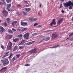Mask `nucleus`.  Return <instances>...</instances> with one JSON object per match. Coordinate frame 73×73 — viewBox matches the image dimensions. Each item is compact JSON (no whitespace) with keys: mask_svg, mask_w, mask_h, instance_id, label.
Wrapping results in <instances>:
<instances>
[{"mask_svg":"<svg viewBox=\"0 0 73 73\" xmlns=\"http://www.w3.org/2000/svg\"><path fill=\"white\" fill-rule=\"evenodd\" d=\"M1 61L2 64H3V66H6L8 64H9V62L8 61V59H6L4 60H1Z\"/></svg>","mask_w":73,"mask_h":73,"instance_id":"obj_1","label":"nucleus"},{"mask_svg":"<svg viewBox=\"0 0 73 73\" xmlns=\"http://www.w3.org/2000/svg\"><path fill=\"white\" fill-rule=\"evenodd\" d=\"M57 23L56 22V20L55 19H54L52 20V23H51L49 25V26H51L52 27H56V26H53L54 25H56Z\"/></svg>","mask_w":73,"mask_h":73,"instance_id":"obj_2","label":"nucleus"},{"mask_svg":"<svg viewBox=\"0 0 73 73\" xmlns=\"http://www.w3.org/2000/svg\"><path fill=\"white\" fill-rule=\"evenodd\" d=\"M72 2L71 1H69L68 2H66V3H63L64 6L66 8H68V7H69V5H71Z\"/></svg>","mask_w":73,"mask_h":73,"instance_id":"obj_3","label":"nucleus"},{"mask_svg":"<svg viewBox=\"0 0 73 73\" xmlns=\"http://www.w3.org/2000/svg\"><path fill=\"white\" fill-rule=\"evenodd\" d=\"M37 49V48H35L33 49H32L29 51V53H31V54H32V53H36L37 52V51H36Z\"/></svg>","mask_w":73,"mask_h":73,"instance_id":"obj_4","label":"nucleus"},{"mask_svg":"<svg viewBox=\"0 0 73 73\" xmlns=\"http://www.w3.org/2000/svg\"><path fill=\"white\" fill-rule=\"evenodd\" d=\"M64 19V18H60L59 19V20L57 22V23L59 24V25H58L57 27H58L59 25H60L61 23H62V22L63 21V19Z\"/></svg>","mask_w":73,"mask_h":73,"instance_id":"obj_5","label":"nucleus"},{"mask_svg":"<svg viewBox=\"0 0 73 73\" xmlns=\"http://www.w3.org/2000/svg\"><path fill=\"white\" fill-rule=\"evenodd\" d=\"M21 25L22 26L25 27L26 25H28V23L27 22H23V20H21Z\"/></svg>","mask_w":73,"mask_h":73,"instance_id":"obj_6","label":"nucleus"},{"mask_svg":"<svg viewBox=\"0 0 73 73\" xmlns=\"http://www.w3.org/2000/svg\"><path fill=\"white\" fill-rule=\"evenodd\" d=\"M58 37V35H56V33H54L52 35V38L54 39Z\"/></svg>","mask_w":73,"mask_h":73,"instance_id":"obj_7","label":"nucleus"},{"mask_svg":"<svg viewBox=\"0 0 73 73\" xmlns=\"http://www.w3.org/2000/svg\"><path fill=\"white\" fill-rule=\"evenodd\" d=\"M0 29H1V30H0V31L1 33H3V32H5V29L2 26L0 27Z\"/></svg>","mask_w":73,"mask_h":73,"instance_id":"obj_8","label":"nucleus"},{"mask_svg":"<svg viewBox=\"0 0 73 73\" xmlns=\"http://www.w3.org/2000/svg\"><path fill=\"white\" fill-rule=\"evenodd\" d=\"M2 13H3V15H5V17H7V13L8 12L5 10H4L2 11Z\"/></svg>","mask_w":73,"mask_h":73,"instance_id":"obj_9","label":"nucleus"},{"mask_svg":"<svg viewBox=\"0 0 73 73\" xmlns=\"http://www.w3.org/2000/svg\"><path fill=\"white\" fill-rule=\"evenodd\" d=\"M35 42V41H33L30 42H29L25 43L24 45H31L32 44H33Z\"/></svg>","mask_w":73,"mask_h":73,"instance_id":"obj_10","label":"nucleus"},{"mask_svg":"<svg viewBox=\"0 0 73 73\" xmlns=\"http://www.w3.org/2000/svg\"><path fill=\"white\" fill-rule=\"evenodd\" d=\"M24 47H25V46H19V48L18 49H23L24 48Z\"/></svg>","mask_w":73,"mask_h":73,"instance_id":"obj_11","label":"nucleus"},{"mask_svg":"<svg viewBox=\"0 0 73 73\" xmlns=\"http://www.w3.org/2000/svg\"><path fill=\"white\" fill-rule=\"evenodd\" d=\"M9 53V51H8L6 53V54L3 56L2 57L3 58H5V57H6L7 56H8V54Z\"/></svg>","mask_w":73,"mask_h":73,"instance_id":"obj_12","label":"nucleus"},{"mask_svg":"<svg viewBox=\"0 0 73 73\" xmlns=\"http://www.w3.org/2000/svg\"><path fill=\"white\" fill-rule=\"evenodd\" d=\"M13 42H16V41H19V38H16L15 39H13Z\"/></svg>","mask_w":73,"mask_h":73,"instance_id":"obj_13","label":"nucleus"},{"mask_svg":"<svg viewBox=\"0 0 73 73\" xmlns=\"http://www.w3.org/2000/svg\"><path fill=\"white\" fill-rule=\"evenodd\" d=\"M11 3H10L9 4H7L6 5V7L7 8H9L11 7Z\"/></svg>","mask_w":73,"mask_h":73,"instance_id":"obj_14","label":"nucleus"},{"mask_svg":"<svg viewBox=\"0 0 73 73\" xmlns=\"http://www.w3.org/2000/svg\"><path fill=\"white\" fill-rule=\"evenodd\" d=\"M24 38H25L26 40H27L28 38V37L26 35V34H25L23 36Z\"/></svg>","mask_w":73,"mask_h":73,"instance_id":"obj_15","label":"nucleus"},{"mask_svg":"<svg viewBox=\"0 0 73 73\" xmlns=\"http://www.w3.org/2000/svg\"><path fill=\"white\" fill-rule=\"evenodd\" d=\"M11 47H12V46H9V44H8V45H7V49H9V50H11V49H12Z\"/></svg>","mask_w":73,"mask_h":73,"instance_id":"obj_16","label":"nucleus"},{"mask_svg":"<svg viewBox=\"0 0 73 73\" xmlns=\"http://www.w3.org/2000/svg\"><path fill=\"white\" fill-rule=\"evenodd\" d=\"M15 58L16 56H14L11 60L12 62H13L15 61V60H16V59Z\"/></svg>","mask_w":73,"mask_h":73,"instance_id":"obj_17","label":"nucleus"},{"mask_svg":"<svg viewBox=\"0 0 73 73\" xmlns=\"http://www.w3.org/2000/svg\"><path fill=\"white\" fill-rule=\"evenodd\" d=\"M17 48H18L17 46H15L14 47V48L13 49V52H15V51H16V50H17Z\"/></svg>","mask_w":73,"mask_h":73,"instance_id":"obj_18","label":"nucleus"},{"mask_svg":"<svg viewBox=\"0 0 73 73\" xmlns=\"http://www.w3.org/2000/svg\"><path fill=\"white\" fill-rule=\"evenodd\" d=\"M25 10L26 12H29V11L31 10V9L30 8H25Z\"/></svg>","mask_w":73,"mask_h":73,"instance_id":"obj_19","label":"nucleus"},{"mask_svg":"<svg viewBox=\"0 0 73 73\" xmlns=\"http://www.w3.org/2000/svg\"><path fill=\"white\" fill-rule=\"evenodd\" d=\"M8 32L9 33H12V34H13V32H12L11 29L8 30Z\"/></svg>","mask_w":73,"mask_h":73,"instance_id":"obj_20","label":"nucleus"},{"mask_svg":"<svg viewBox=\"0 0 73 73\" xmlns=\"http://www.w3.org/2000/svg\"><path fill=\"white\" fill-rule=\"evenodd\" d=\"M13 54H12V52H11L10 56L8 57V58H11V57H12V56H13Z\"/></svg>","mask_w":73,"mask_h":73,"instance_id":"obj_21","label":"nucleus"},{"mask_svg":"<svg viewBox=\"0 0 73 73\" xmlns=\"http://www.w3.org/2000/svg\"><path fill=\"white\" fill-rule=\"evenodd\" d=\"M7 69V67H4L1 69L0 70V72H1V71H3V70H5V69Z\"/></svg>","mask_w":73,"mask_h":73,"instance_id":"obj_22","label":"nucleus"},{"mask_svg":"<svg viewBox=\"0 0 73 73\" xmlns=\"http://www.w3.org/2000/svg\"><path fill=\"white\" fill-rule=\"evenodd\" d=\"M16 56H17L16 58H19V57L21 56V55L20 54H17L16 55Z\"/></svg>","mask_w":73,"mask_h":73,"instance_id":"obj_23","label":"nucleus"},{"mask_svg":"<svg viewBox=\"0 0 73 73\" xmlns=\"http://www.w3.org/2000/svg\"><path fill=\"white\" fill-rule=\"evenodd\" d=\"M29 20L30 21H31L32 22H33V21H33V19L31 18H29Z\"/></svg>","mask_w":73,"mask_h":73,"instance_id":"obj_24","label":"nucleus"},{"mask_svg":"<svg viewBox=\"0 0 73 73\" xmlns=\"http://www.w3.org/2000/svg\"><path fill=\"white\" fill-rule=\"evenodd\" d=\"M12 2V0H7L6 2L7 3H11Z\"/></svg>","mask_w":73,"mask_h":73,"instance_id":"obj_25","label":"nucleus"},{"mask_svg":"<svg viewBox=\"0 0 73 73\" xmlns=\"http://www.w3.org/2000/svg\"><path fill=\"white\" fill-rule=\"evenodd\" d=\"M3 25H5V26H6V27H7L8 25H7V24L6 23V22H5L3 24Z\"/></svg>","mask_w":73,"mask_h":73,"instance_id":"obj_26","label":"nucleus"},{"mask_svg":"<svg viewBox=\"0 0 73 73\" xmlns=\"http://www.w3.org/2000/svg\"><path fill=\"white\" fill-rule=\"evenodd\" d=\"M50 40V37H47L46 39V41H48V40Z\"/></svg>","mask_w":73,"mask_h":73,"instance_id":"obj_27","label":"nucleus"},{"mask_svg":"<svg viewBox=\"0 0 73 73\" xmlns=\"http://www.w3.org/2000/svg\"><path fill=\"white\" fill-rule=\"evenodd\" d=\"M23 11V15H24V16H26V15H27V13H25V11Z\"/></svg>","mask_w":73,"mask_h":73,"instance_id":"obj_28","label":"nucleus"},{"mask_svg":"<svg viewBox=\"0 0 73 73\" xmlns=\"http://www.w3.org/2000/svg\"><path fill=\"white\" fill-rule=\"evenodd\" d=\"M56 48V45H54V46H53L52 47H49V48Z\"/></svg>","mask_w":73,"mask_h":73,"instance_id":"obj_29","label":"nucleus"},{"mask_svg":"<svg viewBox=\"0 0 73 73\" xmlns=\"http://www.w3.org/2000/svg\"><path fill=\"white\" fill-rule=\"evenodd\" d=\"M71 5H69L68 8L69 9H72V6H71Z\"/></svg>","mask_w":73,"mask_h":73,"instance_id":"obj_30","label":"nucleus"},{"mask_svg":"<svg viewBox=\"0 0 73 73\" xmlns=\"http://www.w3.org/2000/svg\"><path fill=\"white\" fill-rule=\"evenodd\" d=\"M44 39H43L41 41H40V42H38V44H40V43H41V42H44Z\"/></svg>","mask_w":73,"mask_h":73,"instance_id":"obj_31","label":"nucleus"},{"mask_svg":"<svg viewBox=\"0 0 73 73\" xmlns=\"http://www.w3.org/2000/svg\"><path fill=\"white\" fill-rule=\"evenodd\" d=\"M38 34L37 33H34L32 35V36H36V35H37Z\"/></svg>","mask_w":73,"mask_h":73,"instance_id":"obj_32","label":"nucleus"},{"mask_svg":"<svg viewBox=\"0 0 73 73\" xmlns=\"http://www.w3.org/2000/svg\"><path fill=\"white\" fill-rule=\"evenodd\" d=\"M18 36L20 38H22V37H23V35L20 34L18 35Z\"/></svg>","mask_w":73,"mask_h":73,"instance_id":"obj_33","label":"nucleus"},{"mask_svg":"<svg viewBox=\"0 0 73 73\" xmlns=\"http://www.w3.org/2000/svg\"><path fill=\"white\" fill-rule=\"evenodd\" d=\"M52 30H47V31H44L43 32H49V31H52Z\"/></svg>","mask_w":73,"mask_h":73,"instance_id":"obj_34","label":"nucleus"},{"mask_svg":"<svg viewBox=\"0 0 73 73\" xmlns=\"http://www.w3.org/2000/svg\"><path fill=\"white\" fill-rule=\"evenodd\" d=\"M25 66H30V64H25Z\"/></svg>","mask_w":73,"mask_h":73,"instance_id":"obj_35","label":"nucleus"},{"mask_svg":"<svg viewBox=\"0 0 73 73\" xmlns=\"http://www.w3.org/2000/svg\"><path fill=\"white\" fill-rule=\"evenodd\" d=\"M9 42L10 46H12V42L10 41H9Z\"/></svg>","mask_w":73,"mask_h":73,"instance_id":"obj_36","label":"nucleus"},{"mask_svg":"<svg viewBox=\"0 0 73 73\" xmlns=\"http://www.w3.org/2000/svg\"><path fill=\"white\" fill-rule=\"evenodd\" d=\"M38 25V24L37 23H35V24H34L33 25V26H34V27H36V26H37Z\"/></svg>","mask_w":73,"mask_h":73,"instance_id":"obj_37","label":"nucleus"},{"mask_svg":"<svg viewBox=\"0 0 73 73\" xmlns=\"http://www.w3.org/2000/svg\"><path fill=\"white\" fill-rule=\"evenodd\" d=\"M73 35V33H72L69 35V37H71V36Z\"/></svg>","mask_w":73,"mask_h":73,"instance_id":"obj_38","label":"nucleus"},{"mask_svg":"<svg viewBox=\"0 0 73 73\" xmlns=\"http://www.w3.org/2000/svg\"><path fill=\"white\" fill-rule=\"evenodd\" d=\"M12 31H14V32H16V29L14 28H12Z\"/></svg>","mask_w":73,"mask_h":73,"instance_id":"obj_39","label":"nucleus"},{"mask_svg":"<svg viewBox=\"0 0 73 73\" xmlns=\"http://www.w3.org/2000/svg\"><path fill=\"white\" fill-rule=\"evenodd\" d=\"M26 35H27V36L28 37V36H29V33H26L25 34Z\"/></svg>","mask_w":73,"mask_h":73,"instance_id":"obj_40","label":"nucleus"},{"mask_svg":"<svg viewBox=\"0 0 73 73\" xmlns=\"http://www.w3.org/2000/svg\"><path fill=\"white\" fill-rule=\"evenodd\" d=\"M40 38H42V37H44V36L42 35H41L40 37H39Z\"/></svg>","mask_w":73,"mask_h":73,"instance_id":"obj_41","label":"nucleus"},{"mask_svg":"<svg viewBox=\"0 0 73 73\" xmlns=\"http://www.w3.org/2000/svg\"><path fill=\"white\" fill-rule=\"evenodd\" d=\"M9 39H11V38H12V35H9Z\"/></svg>","mask_w":73,"mask_h":73,"instance_id":"obj_42","label":"nucleus"},{"mask_svg":"<svg viewBox=\"0 0 73 73\" xmlns=\"http://www.w3.org/2000/svg\"><path fill=\"white\" fill-rule=\"evenodd\" d=\"M37 20V18H35L33 19V21H36V20Z\"/></svg>","mask_w":73,"mask_h":73,"instance_id":"obj_43","label":"nucleus"},{"mask_svg":"<svg viewBox=\"0 0 73 73\" xmlns=\"http://www.w3.org/2000/svg\"><path fill=\"white\" fill-rule=\"evenodd\" d=\"M8 38V36L7 35H6V36L5 37V38L6 40H7V39Z\"/></svg>","mask_w":73,"mask_h":73,"instance_id":"obj_44","label":"nucleus"},{"mask_svg":"<svg viewBox=\"0 0 73 73\" xmlns=\"http://www.w3.org/2000/svg\"><path fill=\"white\" fill-rule=\"evenodd\" d=\"M9 8L7 7L6 9V10H7L8 11H10V9H9Z\"/></svg>","mask_w":73,"mask_h":73,"instance_id":"obj_45","label":"nucleus"},{"mask_svg":"<svg viewBox=\"0 0 73 73\" xmlns=\"http://www.w3.org/2000/svg\"><path fill=\"white\" fill-rule=\"evenodd\" d=\"M6 19L8 21H10V19L9 18H7Z\"/></svg>","mask_w":73,"mask_h":73,"instance_id":"obj_46","label":"nucleus"},{"mask_svg":"<svg viewBox=\"0 0 73 73\" xmlns=\"http://www.w3.org/2000/svg\"><path fill=\"white\" fill-rule=\"evenodd\" d=\"M24 28V30L25 31H27V28Z\"/></svg>","mask_w":73,"mask_h":73,"instance_id":"obj_47","label":"nucleus"},{"mask_svg":"<svg viewBox=\"0 0 73 73\" xmlns=\"http://www.w3.org/2000/svg\"><path fill=\"white\" fill-rule=\"evenodd\" d=\"M60 7L59 8H62V4H60Z\"/></svg>","mask_w":73,"mask_h":73,"instance_id":"obj_48","label":"nucleus"},{"mask_svg":"<svg viewBox=\"0 0 73 73\" xmlns=\"http://www.w3.org/2000/svg\"><path fill=\"white\" fill-rule=\"evenodd\" d=\"M70 40L71 41H73V36L71 38V39H70Z\"/></svg>","mask_w":73,"mask_h":73,"instance_id":"obj_49","label":"nucleus"},{"mask_svg":"<svg viewBox=\"0 0 73 73\" xmlns=\"http://www.w3.org/2000/svg\"><path fill=\"white\" fill-rule=\"evenodd\" d=\"M1 48H2V49H4V46H1Z\"/></svg>","mask_w":73,"mask_h":73,"instance_id":"obj_50","label":"nucleus"},{"mask_svg":"<svg viewBox=\"0 0 73 73\" xmlns=\"http://www.w3.org/2000/svg\"><path fill=\"white\" fill-rule=\"evenodd\" d=\"M12 26H15V24L13 23H12Z\"/></svg>","mask_w":73,"mask_h":73,"instance_id":"obj_51","label":"nucleus"},{"mask_svg":"<svg viewBox=\"0 0 73 73\" xmlns=\"http://www.w3.org/2000/svg\"><path fill=\"white\" fill-rule=\"evenodd\" d=\"M42 27V26H41V25H39L38 26V28H41V27Z\"/></svg>","mask_w":73,"mask_h":73,"instance_id":"obj_52","label":"nucleus"},{"mask_svg":"<svg viewBox=\"0 0 73 73\" xmlns=\"http://www.w3.org/2000/svg\"><path fill=\"white\" fill-rule=\"evenodd\" d=\"M23 28V29H22V30H21V31H23V32H24L25 30H24V28Z\"/></svg>","mask_w":73,"mask_h":73,"instance_id":"obj_53","label":"nucleus"},{"mask_svg":"<svg viewBox=\"0 0 73 73\" xmlns=\"http://www.w3.org/2000/svg\"><path fill=\"white\" fill-rule=\"evenodd\" d=\"M17 7H18V8H21V6L20 5H18L17 6Z\"/></svg>","mask_w":73,"mask_h":73,"instance_id":"obj_54","label":"nucleus"},{"mask_svg":"<svg viewBox=\"0 0 73 73\" xmlns=\"http://www.w3.org/2000/svg\"><path fill=\"white\" fill-rule=\"evenodd\" d=\"M30 5L29 4L28 5H26V7H29Z\"/></svg>","mask_w":73,"mask_h":73,"instance_id":"obj_55","label":"nucleus"},{"mask_svg":"<svg viewBox=\"0 0 73 73\" xmlns=\"http://www.w3.org/2000/svg\"><path fill=\"white\" fill-rule=\"evenodd\" d=\"M13 23H14V24H17V21H15Z\"/></svg>","mask_w":73,"mask_h":73,"instance_id":"obj_56","label":"nucleus"},{"mask_svg":"<svg viewBox=\"0 0 73 73\" xmlns=\"http://www.w3.org/2000/svg\"><path fill=\"white\" fill-rule=\"evenodd\" d=\"M2 4H3L2 2L0 1V5H1Z\"/></svg>","mask_w":73,"mask_h":73,"instance_id":"obj_57","label":"nucleus"},{"mask_svg":"<svg viewBox=\"0 0 73 73\" xmlns=\"http://www.w3.org/2000/svg\"><path fill=\"white\" fill-rule=\"evenodd\" d=\"M58 46H60V45H57L56 46V47L57 48V47H58Z\"/></svg>","mask_w":73,"mask_h":73,"instance_id":"obj_58","label":"nucleus"},{"mask_svg":"<svg viewBox=\"0 0 73 73\" xmlns=\"http://www.w3.org/2000/svg\"><path fill=\"white\" fill-rule=\"evenodd\" d=\"M21 30V29H17V31H20Z\"/></svg>","mask_w":73,"mask_h":73,"instance_id":"obj_59","label":"nucleus"},{"mask_svg":"<svg viewBox=\"0 0 73 73\" xmlns=\"http://www.w3.org/2000/svg\"><path fill=\"white\" fill-rule=\"evenodd\" d=\"M25 3H26V4H27V3H28V1H25Z\"/></svg>","mask_w":73,"mask_h":73,"instance_id":"obj_60","label":"nucleus"},{"mask_svg":"<svg viewBox=\"0 0 73 73\" xmlns=\"http://www.w3.org/2000/svg\"><path fill=\"white\" fill-rule=\"evenodd\" d=\"M61 12H62V13H64V10H62V11Z\"/></svg>","mask_w":73,"mask_h":73,"instance_id":"obj_61","label":"nucleus"},{"mask_svg":"<svg viewBox=\"0 0 73 73\" xmlns=\"http://www.w3.org/2000/svg\"><path fill=\"white\" fill-rule=\"evenodd\" d=\"M24 41V40H23L22 41H21V43H23V42Z\"/></svg>","mask_w":73,"mask_h":73,"instance_id":"obj_62","label":"nucleus"},{"mask_svg":"<svg viewBox=\"0 0 73 73\" xmlns=\"http://www.w3.org/2000/svg\"><path fill=\"white\" fill-rule=\"evenodd\" d=\"M29 60H31V59H32V58H31V57H29Z\"/></svg>","mask_w":73,"mask_h":73,"instance_id":"obj_63","label":"nucleus"},{"mask_svg":"<svg viewBox=\"0 0 73 73\" xmlns=\"http://www.w3.org/2000/svg\"><path fill=\"white\" fill-rule=\"evenodd\" d=\"M17 15L18 16H21L20 14H18Z\"/></svg>","mask_w":73,"mask_h":73,"instance_id":"obj_64","label":"nucleus"}]
</instances>
